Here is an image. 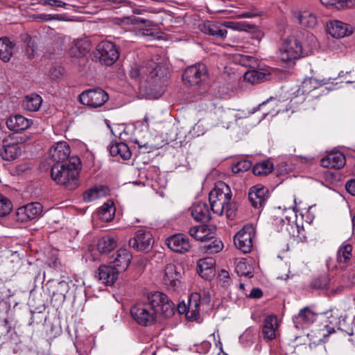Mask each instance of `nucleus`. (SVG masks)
Here are the masks:
<instances>
[{
    "label": "nucleus",
    "instance_id": "1",
    "mask_svg": "<svg viewBox=\"0 0 355 355\" xmlns=\"http://www.w3.org/2000/svg\"><path fill=\"white\" fill-rule=\"evenodd\" d=\"M175 313L174 304L164 293H150L146 300L131 307L130 314L140 326L148 327L155 323L158 315L170 318Z\"/></svg>",
    "mask_w": 355,
    "mask_h": 355
},
{
    "label": "nucleus",
    "instance_id": "2",
    "mask_svg": "<svg viewBox=\"0 0 355 355\" xmlns=\"http://www.w3.org/2000/svg\"><path fill=\"white\" fill-rule=\"evenodd\" d=\"M80 159L72 157L68 164H53L51 170V177L58 184L64 186L69 190H73L80 184Z\"/></svg>",
    "mask_w": 355,
    "mask_h": 355
},
{
    "label": "nucleus",
    "instance_id": "3",
    "mask_svg": "<svg viewBox=\"0 0 355 355\" xmlns=\"http://www.w3.org/2000/svg\"><path fill=\"white\" fill-rule=\"evenodd\" d=\"M307 38L311 40V44L304 46L295 37L291 36L286 38L279 51L280 59L287 62L311 54L313 49L316 47V38L312 33H307Z\"/></svg>",
    "mask_w": 355,
    "mask_h": 355
},
{
    "label": "nucleus",
    "instance_id": "4",
    "mask_svg": "<svg viewBox=\"0 0 355 355\" xmlns=\"http://www.w3.org/2000/svg\"><path fill=\"white\" fill-rule=\"evenodd\" d=\"M220 185L222 188H215L209 193L211 209L217 214H226L228 218L232 217L234 215V206L230 202L232 198L230 188L224 183Z\"/></svg>",
    "mask_w": 355,
    "mask_h": 355
},
{
    "label": "nucleus",
    "instance_id": "5",
    "mask_svg": "<svg viewBox=\"0 0 355 355\" xmlns=\"http://www.w3.org/2000/svg\"><path fill=\"white\" fill-rule=\"evenodd\" d=\"M167 74V68L164 64L156 58V61L151 60L148 61L144 65H135L130 70V76L134 79H145L153 80L164 78Z\"/></svg>",
    "mask_w": 355,
    "mask_h": 355
},
{
    "label": "nucleus",
    "instance_id": "6",
    "mask_svg": "<svg viewBox=\"0 0 355 355\" xmlns=\"http://www.w3.org/2000/svg\"><path fill=\"white\" fill-rule=\"evenodd\" d=\"M94 57L101 64L111 66L119 57V49L113 42L103 41L97 45Z\"/></svg>",
    "mask_w": 355,
    "mask_h": 355
},
{
    "label": "nucleus",
    "instance_id": "7",
    "mask_svg": "<svg viewBox=\"0 0 355 355\" xmlns=\"http://www.w3.org/2000/svg\"><path fill=\"white\" fill-rule=\"evenodd\" d=\"M255 229L252 224L245 225L234 238L235 246L243 253H249L253 248Z\"/></svg>",
    "mask_w": 355,
    "mask_h": 355
},
{
    "label": "nucleus",
    "instance_id": "8",
    "mask_svg": "<svg viewBox=\"0 0 355 355\" xmlns=\"http://www.w3.org/2000/svg\"><path fill=\"white\" fill-rule=\"evenodd\" d=\"M109 99L108 94L102 89L96 88L82 92L79 96L80 102L90 107L102 106Z\"/></svg>",
    "mask_w": 355,
    "mask_h": 355
},
{
    "label": "nucleus",
    "instance_id": "9",
    "mask_svg": "<svg viewBox=\"0 0 355 355\" xmlns=\"http://www.w3.org/2000/svg\"><path fill=\"white\" fill-rule=\"evenodd\" d=\"M207 67L202 63H198L188 67L182 74V80L185 85L190 86L198 85L207 77Z\"/></svg>",
    "mask_w": 355,
    "mask_h": 355
},
{
    "label": "nucleus",
    "instance_id": "10",
    "mask_svg": "<svg viewBox=\"0 0 355 355\" xmlns=\"http://www.w3.org/2000/svg\"><path fill=\"white\" fill-rule=\"evenodd\" d=\"M210 302V296L207 293H204L203 296L198 293H192L188 302L187 317L189 320H196L199 316L200 306Z\"/></svg>",
    "mask_w": 355,
    "mask_h": 355
},
{
    "label": "nucleus",
    "instance_id": "11",
    "mask_svg": "<svg viewBox=\"0 0 355 355\" xmlns=\"http://www.w3.org/2000/svg\"><path fill=\"white\" fill-rule=\"evenodd\" d=\"M42 212V206L39 202H31L18 208L16 220L21 223L27 222L40 217Z\"/></svg>",
    "mask_w": 355,
    "mask_h": 355
},
{
    "label": "nucleus",
    "instance_id": "12",
    "mask_svg": "<svg viewBox=\"0 0 355 355\" xmlns=\"http://www.w3.org/2000/svg\"><path fill=\"white\" fill-rule=\"evenodd\" d=\"M70 155V148L65 141H60L54 144L49 150V162L53 164H64Z\"/></svg>",
    "mask_w": 355,
    "mask_h": 355
},
{
    "label": "nucleus",
    "instance_id": "13",
    "mask_svg": "<svg viewBox=\"0 0 355 355\" xmlns=\"http://www.w3.org/2000/svg\"><path fill=\"white\" fill-rule=\"evenodd\" d=\"M152 239L153 236L150 232L141 229L129 241V245L138 251L148 250L152 244Z\"/></svg>",
    "mask_w": 355,
    "mask_h": 355
},
{
    "label": "nucleus",
    "instance_id": "14",
    "mask_svg": "<svg viewBox=\"0 0 355 355\" xmlns=\"http://www.w3.org/2000/svg\"><path fill=\"white\" fill-rule=\"evenodd\" d=\"M189 234L196 241L209 242L216 236V229L206 225H196L190 227Z\"/></svg>",
    "mask_w": 355,
    "mask_h": 355
},
{
    "label": "nucleus",
    "instance_id": "15",
    "mask_svg": "<svg viewBox=\"0 0 355 355\" xmlns=\"http://www.w3.org/2000/svg\"><path fill=\"white\" fill-rule=\"evenodd\" d=\"M182 270L181 266H177L174 263L167 264L165 267L163 277L164 284L171 287H176L180 284Z\"/></svg>",
    "mask_w": 355,
    "mask_h": 355
},
{
    "label": "nucleus",
    "instance_id": "16",
    "mask_svg": "<svg viewBox=\"0 0 355 355\" xmlns=\"http://www.w3.org/2000/svg\"><path fill=\"white\" fill-rule=\"evenodd\" d=\"M166 244L171 250L178 253L188 252L190 248L188 238L182 234H175L167 239Z\"/></svg>",
    "mask_w": 355,
    "mask_h": 355
},
{
    "label": "nucleus",
    "instance_id": "17",
    "mask_svg": "<svg viewBox=\"0 0 355 355\" xmlns=\"http://www.w3.org/2000/svg\"><path fill=\"white\" fill-rule=\"evenodd\" d=\"M268 189L260 185L252 187L248 193V198L252 205L255 208L263 206L268 198Z\"/></svg>",
    "mask_w": 355,
    "mask_h": 355
},
{
    "label": "nucleus",
    "instance_id": "18",
    "mask_svg": "<svg viewBox=\"0 0 355 355\" xmlns=\"http://www.w3.org/2000/svg\"><path fill=\"white\" fill-rule=\"evenodd\" d=\"M119 272L113 266L101 265L98 268V279L106 286H112L118 278Z\"/></svg>",
    "mask_w": 355,
    "mask_h": 355
},
{
    "label": "nucleus",
    "instance_id": "19",
    "mask_svg": "<svg viewBox=\"0 0 355 355\" xmlns=\"http://www.w3.org/2000/svg\"><path fill=\"white\" fill-rule=\"evenodd\" d=\"M322 166L324 168H341L345 164V157L340 152L329 153L320 161Z\"/></svg>",
    "mask_w": 355,
    "mask_h": 355
},
{
    "label": "nucleus",
    "instance_id": "20",
    "mask_svg": "<svg viewBox=\"0 0 355 355\" xmlns=\"http://www.w3.org/2000/svg\"><path fill=\"white\" fill-rule=\"evenodd\" d=\"M6 123L10 130L19 132L28 128L32 125V121L22 115L16 114L10 116Z\"/></svg>",
    "mask_w": 355,
    "mask_h": 355
},
{
    "label": "nucleus",
    "instance_id": "21",
    "mask_svg": "<svg viewBox=\"0 0 355 355\" xmlns=\"http://www.w3.org/2000/svg\"><path fill=\"white\" fill-rule=\"evenodd\" d=\"M328 32L334 37H344L352 33V26L340 21H333L328 26Z\"/></svg>",
    "mask_w": 355,
    "mask_h": 355
},
{
    "label": "nucleus",
    "instance_id": "22",
    "mask_svg": "<svg viewBox=\"0 0 355 355\" xmlns=\"http://www.w3.org/2000/svg\"><path fill=\"white\" fill-rule=\"evenodd\" d=\"M215 260L211 257L200 259L197 265V271L202 278L208 279L214 276Z\"/></svg>",
    "mask_w": 355,
    "mask_h": 355
},
{
    "label": "nucleus",
    "instance_id": "23",
    "mask_svg": "<svg viewBox=\"0 0 355 355\" xmlns=\"http://www.w3.org/2000/svg\"><path fill=\"white\" fill-rule=\"evenodd\" d=\"M132 256L130 252L125 249L121 248L117 250L115 256L113 257L112 263L119 272L125 270L131 261Z\"/></svg>",
    "mask_w": 355,
    "mask_h": 355
},
{
    "label": "nucleus",
    "instance_id": "24",
    "mask_svg": "<svg viewBox=\"0 0 355 355\" xmlns=\"http://www.w3.org/2000/svg\"><path fill=\"white\" fill-rule=\"evenodd\" d=\"M2 150L0 155L2 159L12 161L17 159L21 153L20 146L17 143H10L8 140H3Z\"/></svg>",
    "mask_w": 355,
    "mask_h": 355
},
{
    "label": "nucleus",
    "instance_id": "25",
    "mask_svg": "<svg viewBox=\"0 0 355 355\" xmlns=\"http://www.w3.org/2000/svg\"><path fill=\"white\" fill-rule=\"evenodd\" d=\"M91 50V44L86 39H79L74 42L69 49V54L73 58L85 57Z\"/></svg>",
    "mask_w": 355,
    "mask_h": 355
},
{
    "label": "nucleus",
    "instance_id": "26",
    "mask_svg": "<svg viewBox=\"0 0 355 355\" xmlns=\"http://www.w3.org/2000/svg\"><path fill=\"white\" fill-rule=\"evenodd\" d=\"M336 80V78H333L331 77L329 78H324L320 80H318L314 78H310L308 79H306L303 81L302 84V92L304 93H309L310 92L320 86H322L327 84H337L338 83H334Z\"/></svg>",
    "mask_w": 355,
    "mask_h": 355
},
{
    "label": "nucleus",
    "instance_id": "27",
    "mask_svg": "<svg viewBox=\"0 0 355 355\" xmlns=\"http://www.w3.org/2000/svg\"><path fill=\"white\" fill-rule=\"evenodd\" d=\"M199 28L202 33L218 38H225L227 34L225 28H222L218 24L209 21L200 24Z\"/></svg>",
    "mask_w": 355,
    "mask_h": 355
},
{
    "label": "nucleus",
    "instance_id": "28",
    "mask_svg": "<svg viewBox=\"0 0 355 355\" xmlns=\"http://www.w3.org/2000/svg\"><path fill=\"white\" fill-rule=\"evenodd\" d=\"M277 319L275 315H268L263 321L262 334L265 339L271 340L275 338L277 328Z\"/></svg>",
    "mask_w": 355,
    "mask_h": 355
},
{
    "label": "nucleus",
    "instance_id": "29",
    "mask_svg": "<svg viewBox=\"0 0 355 355\" xmlns=\"http://www.w3.org/2000/svg\"><path fill=\"white\" fill-rule=\"evenodd\" d=\"M110 153L112 157H118L127 160L131 157V152L128 145L123 142L112 143L109 146Z\"/></svg>",
    "mask_w": 355,
    "mask_h": 355
},
{
    "label": "nucleus",
    "instance_id": "30",
    "mask_svg": "<svg viewBox=\"0 0 355 355\" xmlns=\"http://www.w3.org/2000/svg\"><path fill=\"white\" fill-rule=\"evenodd\" d=\"M191 216L196 221L205 222L210 218L208 205L205 202H198L191 207Z\"/></svg>",
    "mask_w": 355,
    "mask_h": 355
},
{
    "label": "nucleus",
    "instance_id": "31",
    "mask_svg": "<svg viewBox=\"0 0 355 355\" xmlns=\"http://www.w3.org/2000/svg\"><path fill=\"white\" fill-rule=\"evenodd\" d=\"M271 73L266 70L261 71L259 70L252 69L248 71L244 74L245 80L252 84H257L270 78Z\"/></svg>",
    "mask_w": 355,
    "mask_h": 355
},
{
    "label": "nucleus",
    "instance_id": "32",
    "mask_svg": "<svg viewBox=\"0 0 355 355\" xmlns=\"http://www.w3.org/2000/svg\"><path fill=\"white\" fill-rule=\"evenodd\" d=\"M15 46L8 37L0 38V59L8 62L15 52Z\"/></svg>",
    "mask_w": 355,
    "mask_h": 355
},
{
    "label": "nucleus",
    "instance_id": "33",
    "mask_svg": "<svg viewBox=\"0 0 355 355\" xmlns=\"http://www.w3.org/2000/svg\"><path fill=\"white\" fill-rule=\"evenodd\" d=\"M116 247V240L113 236L106 235L101 238L97 244V248L100 253L107 254Z\"/></svg>",
    "mask_w": 355,
    "mask_h": 355
},
{
    "label": "nucleus",
    "instance_id": "34",
    "mask_svg": "<svg viewBox=\"0 0 355 355\" xmlns=\"http://www.w3.org/2000/svg\"><path fill=\"white\" fill-rule=\"evenodd\" d=\"M42 103L40 96L31 94L26 96L23 101V107L29 112H35L39 110Z\"/></svg>",
    "mask_w": 355,
    "mask_h": 355
},
{
    "label": "nucleus",
    "instance_id": "35",
    "mask_svg": "<svg viewBox=\"0 0 355 355\" xmlns=\"http://www.w3.org/2000/svg\"><path fill=\"white\" fill-rule=\"evenodd\" d=\"M315 320L314 313L307 307L302 309L298 315L295 317L293 321L296 323V327H303V324H309Z\"/></svg>",
    "mask_w": 355,
    "mask_h": 355
},
{
    "label": "nucleus",
    "instance_id": "36",
    "mask_svg": "<svg viewBox=\"0 0 355 355\" xmlns=\"http://www.w3.org/2000/svg\"><path fill=\"white\" fill-rule=\"evenodd\" d=\"M298 22L303 26L307 28H313L317 24V17L313 13L304 10L297 14Z\"/></svg>",
    "mask_w": 355,
    "mask_h": 355
},
{
    "label": "nucleus",
    "instance_id": "37",
    "mask_svg": "<svg viewBox=\"0 0 355 355\" xmlns=\"http://www.w3.org/2000/svg\"><path fill=\"white\" fill-rule=\"evenodd\" d=\"M107 188L105 187H94L83 193V200L85 202H89L103 197L106 195Z\"/></svg>",
    "mask_w": 355,
    "mask_h": 355
},
{
    "label": "nucleus",
    "instance_id": "38",
    "mask_svg": "<svg viewBox=\"0 0 355 355\" xmlns=\"http://www.w3.org/2000/svg\"><path fill=\"white\" fill-rule=\"evenodd\" d=\"M99 218L105 222H109L112 220L115 214V207L114 203H105L99 208L98 211Z\"/></svg>",
    "mask_w": 355,
    "mask_h": 355
},
{
    "label": "nucleus",
    "instance_id": "39",
    "mask_svg": "<svg viewBox=\"0 0 355 355\" xmlns=\"http://www.w3.org/2000/svg\"><path fill=\"white\" fill-rule=\"evenodd\" d=\"M352 245L343 243L337 252L336 259L339 263H346L352 257Z\"/></svg>",
    "mask_w": 355,
    "mask_h": 355
},
{
    "label": "nucleus",
    "instance_id": "40",
    "mask_svg": "<svg viewBox=\"0 0 355 355\" xmlns=\"http://www.w3.org/2000/svg\"><path fill=\"white\" fill-rule=\"evenodd\" d=\"M218 114L219 120L224 127L229 128L230 124L234 123V110H218Z\"/></svg>",
    "mask_w": 355,
    "mask_h": 355
},
{
    "label": "nucleus",
    "instance_id": "41",
    "mask_svg": "<svg viewBox=\"0 0 355 355\" xmlns=\"http://www.w3.org/2000/svg\"><path fill=\"white\" fill-rule=\"evenodd\" d=\"M320 1L325 6H334L338 9L349 8L355 5V0H320Z\"/></svg>",
    "mask_w": 355,
    "mask_h": 355
},
{
    "label": "nucleus",
    "instance_id": "42",
    "mask_svg": "<svg viewBox=\"0 0 355 355\" xmlns=\"http://www.w3.org/2000/svg\"><path fill=\"white\" fill-rule=\"evenodd\" d=\"M273 164L266 160L256 164L253 167V173L256 175H266L272 171Z\"/></svg>",
    "mask_w": 355,
    "mask_h": 355
},
{
    "label": "nucleus",
    "instance_id": "43",
    "mask_svg": "<svg viewBox=\"0 0 355 355\" xmlns=\"http://www.w3.org/2000/svg\"><path fill=\"white\" fill-rule=\"evenodd\" d=\"M210 241V243L205 244L202 247V250L205 253L212 254L218 253L223 250V244L222 241L216 239V236Z\"/></svg>",
    "mask_w": 355,
    "mask_h": 355
},
{
    "label": "nucleus",
    "instance_id": "44",
    "mask_svg": "<svg viewBox=\"0 0 355 355\" xmlns=\"http://www.w3.org/2000/svg\"><path fill=\"white\" fill-rule=\"evenodd\" d=\"M12 209L11 201L3 194L0 193V217L9 214Z\"/></svg>",
    "mask_w": 355,
    "mask_h": 355
},
{
    "label": "nucleus",
    "instance_id": "45",
    "mask_svg": "<svg viewBox=\"0 0 355 355\" xmlns=\"http://www.w3.org/2000/svg\"><path fill=\"white\" fill-rule=\"evenodd\" d=\"M235 271L239 276L252 277L251 266L243 260L238 261Z\"/></svg>",
    "mask_w": 355,
    "mask_h": 355
},
{
    "label": "nucleus",
    "instance_id": "46",
    "mask_svg": "<svg viewBox=\"0 0 355 355\" xmlns=\"http://www.w3.org/2000/svg\"><path fill=\"white\" fill-rule=\"evenodd\" d=\"M329 279L326 274L321 275L313 279L311 286L316 289H324L327 287Z\"/></svg>",
    "mask_w": 355,
    "mask_h": 355
},
{
    "label": "nucleus",
    "instance_id": "47",
    "mask_svg": "<svg viewBox=\"0 0 355 355\" xmlns=\"http://www.w3.org/2000/svg\"><path fill=\"white\" fill-rule=\"evenodd\" d=\"M239 62L241 65L251 69H255L257 67V60L254 57L248 55H240Z\"/></svg>",
    "mask_w": 355,
    "mask_h": 355
},
{
    "label": "nucleus",
    "instance_id": "48",
    "mask_svg": "<svg viewBox=\"0 0 355 355\" xmlns=\"http://www.w3.org/2000/svg\"><path fill=\"white\" fill-rule=\"evenodd\" d=\"M252 167L251 162L248 160H241L236 162L232 166V172L234 173H240L248 171Z\"/></svg>",
    "mask_w": 355,
    "mask_h": 355
},
{
    "label": "nucleus",
    "instance_id": "49",
    "mask_svg": "<svg viewBox=\"0 0 355 355\" xmlns=\"http://www.w3.org/2000/svg\"><path fill=\"white\" fill-rule=\"evenodd\" d=\"M24 51L27 58L29 59L34 58L36 54L35 43L31 37H28L27 39Z\"/></svg>",
    "mask_w": 355,
    "mask_h": 355
},
{
    "label": "nucleus",
    "instance_id": "50",
    "mask_svg": "<svg viewBox=\"0 0 355 355\" xmlns=\"http://www.w3.org/2000/svg\"><path fill=\"white\" fill-rule=\"evenodd\" d=\"M253 113L248 110H234V123L240 124V121L248 118Z\"/></svg>",
    "mask_w": 355,
    "mask_h": 355
},
{
    "label": "nucleus",
    "instance_id": "51",
    "mask_svg": "<svg viewBox=\"0 0 355 355\" xmlns=\"http://www.w3.org/2000/svg\"><path fill=\"white\" fill-rule=\"evenodd\" d=\"M69 288L68 282L66 281H60L58 283L56 292L64 299Z\"/></svg>",
    "mask_w": 355,
    "mask_h": 355
},
{
    "label": "nucleus",
    "instance_id": "52",
    "mask_svg": "<svg viewBox=\"0 0 355 355\" xmlns=\"http://www.w3.org/2000/svg\"><path fill=\"white\" fill-rule=\"evenodd\" d=\"M43 5L60 8H65L67 6L65 2L60 0H45L43 3Z\"/></svg>",
    "mask_w": 355,
    "mask_h": 355
},
{
    "label": "nucleus",
    "instance_id": "53",
    "mask_svg": "<svg viewBox=\"0 0 355 355\" xmlns=\"http://www.w3.org/2000/svg\"><path fill=\"white\" fill-rule=\"evenodd\" d=\"M347 191L352 196H355V179L350 180L345 184Z\"/></svg>",
    "mask_w": 355,
    "mask_h": 355
},
{
    "label": "nucleus",
    "instance_id": "54",
    "mask_svg": "<svg viewBox=\"0 0 355 355\" xmlns=\"http://www.w3.org/2000/svg\"><path fill=\"white\" fill-rule=\"evenodd\" d=\"M262 295H263V292L260 288H254L252 289V291H250L248 296L251 298L259 299V298L261 297Z\"/></svg>",
    "mask_w": 355,
    "mask_h": 355
},
{
    "label": "nucleus",
    "instance_id": "55",
    "mask_svg": "<svg viewBox=\"0 0 355 355\" xmlns=\"http://www.w3.org/2000/svg\"><path fill=\"white\" fill-rule=\"evenodd\" d=\"M211 346V345L209 341L205 340L200 345L198 350H200V353H207L209 351Z\"/></svg>",
    "mask_w": 355,
    "mask_h": 355
},
{
    "label": "nucleus",
    "instance_id": "56",
    "mask_svg": "<svg viewBox=\"0 0 355 355\" xmlns=\"http://www.w3.org/2000/svg\"><path fill=\"white\" fill-rule=\"evenodd\" d=\"M348 73H349L348 72H346L345 73H344L343 72L339 73V74L338 76V78L341 79L340 83H343V82H345L346 83H355V79H349V78L347 77V75ZM336 78V80L337 79V78Z\"/></svg>",
    "mask_w": 355,
    "mask_h": 355
},
{
    "label": "nucleus",
    "instance_id": "57",
    "mask_svg": "<svg viewBox=\"0 0 355 355\" xmlns=\"http://www.w3.org/2000/svg\"><path fill=\"white\" fill-rule=\"evenodd\" d=\"M325 328H326V330H327V334L323 333L322 334V337L324 338L326 336H327L329 334H331L333 333H334L336 331L334 327H330L329 325H326L325 326Z\"/></svg>",
    "mask_w": 355,
    "mask_h": 355
},
{
    "label": "nucleus",
    "instance_id": "58",
    "mask_svg": "<svg viewBox=\"0 0 355 355\" xmlns=\"http://www.w3.org/2000/svg\"><path fill=\"white\" fill-rule=\"evenodd\" d=\"M178 311L180 313H185L187 315V309H188V305L186 306L185 304H183L182 306L181 304H179L178 306Z\"/></svg>",
    "mask_w": 355,
    "mask_h": 355
},
{
    "label": "nucleus",
    "instance_id": "59",
    "mask_svg": "<svg viewBox=\"0 0 355 355\" xmlns=\"http://www.w3.org/2000/svg\"><path fill=\"white\" fill-rule=\"evenodd\" d=\"M224 26L227 28H231L233 29H236L238 27L236 26L235 23L232 21H226L224 23Z\"/></svg>",
    "mask_w": 355,
    "mask_h": 355
},
{
    "label": "nucleus",
    "instance_id": "60",
    "mask_svg": "<svg viewBox=\"0 0 355 355\" xmlns=\"http://www.w3.org/2000/svg\"><path fill=\"white\" fill-rule=\"evenodd\" d=\"M116 20H117V21H116L117 24H121V23L128 24V23H129L130 17H123L121 19H117Z\"/></svg>",
    "mask_w": 355,
    "mask_h": 355
},
{
    "label": "nucleus",
    "instance_id": "61",
    "mask_svg": "<svg viewBox=\"0 0 355 355\" xmlns=\"http://www.w3.org/2000/svg\"><path fill=\"white\" fill-rule=\"evenodd\" d=\"M220 277H221L223 279L229 278V273L227 271L222 270L220 272Z\"/></svg>",
    "mask_w": 355,
    "mask_h": 355
},
{
    "label": "nucleus",
    "instance_id": "62",
    "mask_svg": "<svg viewBox=\"0 0 355 355\" xmlns=\"http://www.w3.org/2000/svg\"><path fill=\"white\" fill-rule=\"evenodd\" d=\"M307 33H309V32L306 33V34H305L306 41L304 42L303 43L302 42V46H304V45H309L311 44V40L307 38Z\"/></svg>",
    "mask_w": 355,
    "mask_h": 355
},
{
    "label": "nucleus",
    "instance_id": "63",
    "mask_svg": "<svg viewBox=\"0 0 355 355\" xmlns=\"http://www.w3.org/2000/svg\"><path fill=\"white\" fill-rule=\"evenodd\" d=\"M254 15H252L250 12H246L245 13L243 14V17H248V18H250V17H253Z\"/></svg>",
    "mask_w": 355,
    "mask_h": 355
},
{
    "label": "nucleus",
    "instance_id": "64",
    "mask_svg": "<svg viewBox=\"0 0 355 355\" xmlns=\"http://www.w3.org/2000/svg\"><path fill=\"white\" fill-rule=\"evenodd\" d=\"M133 12H134L135 14H137V15H140V14H141V13H142L141 10H139V9H135V10H133Z\"/></svg>",
    "mask_w": 355,
    "mask_h": 355
}]
</instances>
